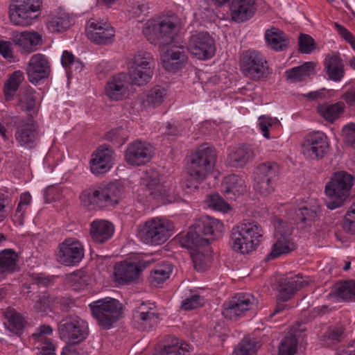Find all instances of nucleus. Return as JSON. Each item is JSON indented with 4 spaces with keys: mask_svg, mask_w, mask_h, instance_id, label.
Here are the masks:
<instances>
[{
    "mask_svg": "<svg viewBox=\"0 0 355 355\" xmlns=\"http://www.w3.org/2000/svg\"><path fill=\"white\" fill-rule=\"evenodd\" d=\"M241 67L243 74L253 80H259L268 75L267 61L262 53L255 50H248L243 54Z\"/></svg>",
    "mask_w": 355,
    "mask_h": 355,
    "instance_id": "12",
    "label": "nucleus"
},
{
    "mask_svg": "<svg viewBox=\"0 0 355 355\" xmlns=\"http://www.w3.org/2000/svg\"><path fill=\"white\" fill-rule=\"evenodd\" d=\"M297 340L294 335L284 338L279 346V355H295L297 353Z\"/></svg>",
    "mask_w": 355,
    "mask_h": 355,
    "instance_id": "51",
    "label": "nucleus"
},
{
    "mask_svg": "<svg viewBox=\"0 0 355 355\" xmlns=\"http://www.w3.org/2000/svg\"><path fill=\"white\" fill-rule=\"evenodd\" d=\"M293 227L286 222L279 220L275 224V243L268 256V259H274L282 254L289 253L296 248V245L291 237Z\"/></svg>",
    "mask_w": 355,
    "mask_h": 355,
    "instance_id": "13",
    "label": "nucleus"
},
{
    "mask_svg": "<svg viewBox=\"0 0 355 355\" xmlns=\"http://www.w3.org/2000/svg\"><path fill=\"white\" fill-rule=\"evenodd\" d=\"M204 299L197 293L192 292L191 295L187 297L181 304V308L184 310L189 311L197 309L202 306Z\"/></svg>",
    "mask_w": 355,
    "mask_h": 355,
    "instance_id": "57",
    "label": "nucleus"
},
{
    "mask_svg": "<svg viewBox=\"0 0 355 355\" xmlns=\"http://www.w3.org/2000/svg\"><path fill=\"white\" fill-rule=\"evenodd\" d=\"M13 43L17 46L22 54H30L42 44V35L37 32L25 31L13 32L11 34Z\"/></svg>",
    "mask_w": 355,
    "mask_h": 355,
    "instance_id": "24",
    "label": "nucleus"
},
{
    "mask_svg": "<svg viewBox=\"0 0 355 355\" xmlns=\"http://www.w3.org/2000/svg\"><path fill=\"white\" fill-rule=\"evenodd\" d=\"M92 316L103 329H110L116 322L122 313V306L119 300L105 297L94 301L89 304Z\"/></svg>",
    "mask_w": 355,
    "mask_h": 355,
    "instance_id": "6",
    "label": "nucleus"
},
{
    "mask_svg": "<svg viewBox=\"0 0 355 355\" xmlns=\"http://www.w3.org/2000/svg\"><path fill=\"white\" fill-rule=\"evenodd\" d=\"M4 316L8 322V329L15 334L19 335L26 325V321L22 315L14 309L8 308L4 312Z\"/></svg>",
    "mask_w": 355,
    "mask_h": 355,
    "instance_id": "43",
    "label": "nucleus"
},
{
    "mask_svg": "<svg viewBox=\"0 0 355 355\" xmlns=\"http://www.w3.org/2000/svg\"><path fill=\"white\" fill-rule=\"evenodd\" d=\"M207 204L209 207L223 212H227L230 207L218 193H212L207 197Z\"/></svg>",
    "mask_w": 355,
    "mask_h": 355,
    "instance_id": "55",
    "label": "nucleus"
},
{
    "mask_svg": "<svg viewBox=\"0 0 355 355\" xmlns=\"http://www.w3.org/2000/svg\"><path fill=\"white\" fill-rule=\"evenodd\" d=\"M140 270L139 266L133 263L123 261L114 266V278L119 284L130 282L137 278Z\"/></svg>",
    "mask_w": 355,
    "mask_h": 355,
    "instance_id": "36",
    "label": "nucleus"
},
{
    "mask_svg": "<svg viewBox=\"0 0 355 355\" xmlns=\"http://www.w3.org/2000/svg\"><path fill=\"white\" fill-rule=\"evenodd\" d=\"M168 96V91L161 86H155L148 91L142 101L145 107H156L162 105Z\"/></svg>",
    "mask_w": 355,
    "mask_h": 355,
    "instance_id": "42",
    "label": "nucleus"
},
{
    "mask_svg": "<svg viewBox=\"0 0 355 355\" xmlns=\"http://www.w3.org/2000/svg\"><path fill=\"white\" fill-rule=\"evenodd\" d=\"M324 70L329 79L338 82L345 75L344 64L338 55H328L324 61Z\"/></svg>",
    "mask_w": 355,
    "mask_h": 355,
    "instance_id": "38",
    "label": "nucleus"
},
{
    "mask_svg": "<svg viewBox=\"0 0 355 355\" xmlns=\"http://www.w3.org/2000/svg\"><path fill=\"white\" fill-rule=\"evenodd\" d=\"M76 58L72 53L64 51L61 57V63L65 69H67L73 63Z\"/></svg>",
    "mask_w": 355,
    "mask_h": 355,
    "instance_id": "63",
    "label": "nucleus"
},
{
    "mask_svg": "<svg viewBox=\"0 0 355 355\" xmlns=\"http://www.w3.org/2000/svg\"><path fill=\"white\" fill-rule=\"evenodd\" d=\"M58 330L60 338L71 343L84 340L88 334L87 323L77 315H70L63 319Z\"/></svg>",
    "mask_w": 355,
    "mask_h": 355,
    "instance_id": "15",
    "label": "nucleus"
},
{
    "mask_svg": "<svg viewBox=\"0 0 355 355\" xmlns=\"http://www.w3.org/2000/svg\"><path fill=\"white\" fill-rule=\"evenodd\" d=\"M343 228L345 231L355 234V202L345 214Z\"/></svg>",
    "mask_w": 355,
    "mask_h": 355,
    "instance_id": "58",
    "label": "nucleus"
},
{
    "mask_svg": "<svg viewBox=\"0 0 355 355\" xmlns=\"http://www.w3.org/2000/svg\"><path fill=\"white\" fill-rule=\"evenodd\" d=\"M69 280L75 290H80L88 284L89 277L85 272L77 270L70 275Z\"/></svg>",
    "mask_w": 355,
    "mask_h": 355,
    "instance_id": "56",
    "label": "nucleus"
},
{
    "mask_svg": "<svg viewBox=\"0 0 355 355\" xmlns=\"http://www.w3.org/2000/svg\"><path fill=\"white\" fill-rule=\"evenodd\" d=\"M342 133L348 144H355V123H352L344 126Z\"/></svg>",
    "mask_w": 355,
    "mask_h": 355,
    "instance_id": "61",
    "label": "nucleus"
},
{
    "mask_svg": "<svg viewBox=\"0 0 355 355\" xmlns=\"http://www.w3.org/2000/svg\"><path fill=\"white\" fill-rule=\"evenodd\" d=\"M261 344L255 338L245 337L234 349V355H253L260 347Z\"/></svg>",
    "mask_w": 355,
    "mask_h": 355,
    "instance_id": "47",
    "label": "nucleus"
},
{
    "mask_svg": "<svg viewBox=\"0 0 355 355\" xmlns=\"http://www.w3.org/2000/svg\"><path fill=\"white\" fill-rule=\"evenodd\" d=\"M335 293L345 301H355V281L348 280L338 284Z\"/></svg>",
    "mask_w": 355,
    "mask_h": 355,
    "instance_id": "50",
    "label": "nucleus"
},
{
    "mask_svg": "<svg viewBox=\"0 0 355 355\" xmlns=\"http://www.w3.org/2000/svg\"><path fill=\"white\" fill-rule=\"evenodd\" d=\"M163 67L168 71L176 70L186 60L182 46H171L162 56Z\"/></svg>",
    "mask_w": 355,
    "mask_h": 355,
    "instance_id": "37",
    "label": "nucleus"
},
{
    "mask_svg": "<svg viewBox=\"0 0 355 355\" xmlns=\"http://www.w3.org/2000/svg\"><path fill=\"white\" fill-rule=\"evenodd\" d=\"M114 226L107 220L96 219L89 225V234L92 241L96 244H103L114 235Z\"/></svg>",
    "mask_w": 355,
    "mask_h": 355,
    "instance_id": "30",
    "label": "nucleus"
},
{
    "mask_svg": "<svg viewBox=\"0 0 355 355\" xmlns=\"http://www.w3.org/2000/svg\"><path fill=\"white\" fill-rule=\"evenodd\" d=\"M306 285L307 282L299 275L284 278L279 283L278 299L286 302L295 291Z\"/></svg>",
    "mask_w": 355,
    "mask_h": 355,
    "instance_id": "34",
    "label": "nucleus"
},
{
    "mask_svg": "<svg viewBox=\"0 0 355 355\" xmlns=\"http://www.w3.org/2000/svg\"><path fill=\"white\" fill-rule=\"evenodd\" d=\"M190 345L178 338L168 335L155 348L156 355H188Z\"/></svg>",
    "mask_w": 355,
    "mask_h": 355,
    "instance_id": "26",
    "label": "nucleus"
},
{
    "mask_svg": "<svg viewBox=\"0 0 355 355\" xmlns=\"http://www.w3.org/2000/svg\"><path fill=\"white\" fill-rule=\"evenodd\" d=\"M51 72V65L46 55L36 53L32 55L28 63L26 73L29 81L37 83L47 78Z\"/></svg>",
    "mask_w": 355,
    "mask_h": 355,
    "instance_id": "22",
    "label": "nucleus"
},
{
    "mask_svg": "<svg viewBox=\"0 0 355 355\" xmlns=\"http://www.w3.org/2000/svg\"><path fill=\"white\" fill-rule=\"evenodd\" d=\"M216 159V153L213 147L204 144L196 150L191 157L188 171L191 180L188 181L187 188L198 189V183L205 180L213 171Z\"/></svg>",
    "mask_w": 355,
    "mask_h": 355,
    "instance_id": "1",
    "label": "nucleus"
},
{
    "mask_svg": "<svg viewBox=\"0 0 355 355\" xmlns=\"http://www.w3.org/2000/svg\"><path fill=\"white\" fill-rule=\"evenodd\" d=\"M19 255L12 249L0 251V280L19 270Z\"/></svg>",
    "mask_w": 355,
    "mask_h": 355,
    "instance_id": "35",
    "label": "nucleus"
},
{
    "mask_svg": "<svg viewBox=\"0 0 355 355\" xmlns=\"http://www.w3.org/2000/svg\"><path fill=\"white\" fill-rule=\"evenodd\" d=\"M140 187L146 190L153 198L159 199L164 202H172L174 191L171 184L162 180V175L155 169L150 168L143 172L140 178Z\"/></svg>",
    "mask_w": 355,
    "mask_h": 355,
    "instance_id": "9",
    "label": "nucleus"
},
{
    "mask_svg": "<svg viewBox=\"0 0 355 355\" xmlns=\"http://www.w3.org/2000/svg\"><path fill=\"white\" fill-rule=\"evenodd\" d=\"M345 105L343 102L334 104H322L317 107L318 114L329 122L336 121L343 112Z\"/></svg>",
    "mask_w": 355,
    "mask_h": 355,
    "instance_id": "45",
    "label": "nucleus"
},
{
    "mask_svg": "<svg viewBox=\"0 0 355 355\" xmlns=\"http://www.w3.org/2000/svg\"><path fill=\"white\" fill-rule=\"evenodd\" d=\"M172 266L167 262H163L151 271L149 282L153 286H159L168 279L172 272Z\"/></svg>",
    "mask_w": 355,
    "mask_h": 355,
    "instance_id": "44",
    "label": "nucleus"
},
{
    "mask_svg": "<svg viewBox=\"0 0 355 355\" xmlns=\"http://www.w3.org/2000/svg\"><path fill=\"white\" fill-rule=\"evenodd\" d=\"M263 230L256 222H243L232 230L231 245L232 249L241 254H248L261 243Z\"/></svg>",
    "mask_w": 355,
    "mask_h": 355,
    "instance_id": "3",
    "label": "nucleus"
},
{
    "mask_svg": "<svg viewBox=\"0 0 355 355\" xmlns=\"http://www.w3.org/2000/svg\"><path fill=\"white\" fill-rule=\"evenodd\" d=\"M178 31V25L170 18L148 20L143 30L145 37L151 44L159 46L171 42Z\"/></svg>",
    "mask_w": 355,
    "mask_h": 355,
    "instance_id": "8",
    "label": "nucleus"
},
{
    "mask_svg": "<svg viewBox=\"0 0 355 355\" xmlns=\"http://www.w3.org/2000/svg\"><path fill=\"white\" fill-rule=\"evenodd\" d=\"M121 189L118 184L110 183L99 187L94 190L83 192L80 199L84 206L89 207L101 205L102 206H113L119 202Z\"/></svg>",
    "mask_w": 355,
    "mask_h": 355,
    "instance_id": "10",
    "label": "nucleus"
},
{
    "mask_svg": "<svg viewBox=\"0 0 355 355\" xmlns=\"http://www.w3.org/2000/svg\"><path fill=\"white\" fill-rule=\"evenodd\" d=\"M341 98L348 105L349 107L355 106V89H351L345 92Z\"/></svg>",
    "mask_w": 355,
    "mask_h": 355,
    "instance_id": "64",
    "label": "nucleus"
},
{
    "mask_svg": "<svg viewBox=\"0 0 355 355\" xmlns=\"http://www.w3.org/2000/svg\"><path fill=\"white\" fill-rule=\"evenodd\" d=\"M329 148L328 139L322 132L309 134L302 143L303 154L309 159L322 158Z\"/></svg>",
    "mask_w": 355,
    "mask_h": 355,
    "instance_id": "20",
    "label": "nucleus"
},
{
    "mask_svg": "<svg viewBox=\"0 0 355 355\" xmlns=\"http://www.w3.org/2000/svg\"><path fill=\"white\" fill-rule=\"evenodd\" d=\"M223 229V224L219 220L208 216L203 217L196 220L189 227L187 234L180 237V244L188 249L207 245L209 239L205 238V236L216 235L217 233H221Z\"/></svg>",
    "mask_w": 355,
    "mask_h": 355,
    "instance_id": "2",
    "label": "nucleus"
},
{
    "mask_svg": "<svg viewBox=\"0 0 355 355\" xmlns=\"http://www.w3.org/2000/svg\"><path fill=\"white\" fill-rule=\"evenodd\" d=\"M354 178L346 171H337L333 174L325 186L327 196L326 205L329 209H335L344 205L350 195Z\"/></svg>",
    "mask_w": 355,
    "mask_h": 355,
    "instance_id": "4",
    "label": "nucleus"
},
{
    "mask_svg": "<svg viewBox=\"0 0 355 355\" xmlns=\"http://www.w3.org/2000/svg\"><path fill=\"white\" fill-rule=\"evenodd\" d=\"M15 137L20 146L28 148H33L39 139L37 123L31 117L20 119Z\"/></svg>",
    "mask_w": 355,
    "mask_h": 355,
    "instance_id": "21",
    "label": "nucleus"
},
{
    "mask_svg": "<svg viewBox=\"0 0 355 355\" xmlns=\"http://www.w3.org/2000/svg\"><path fill=\"white\" fill-rule=\"evenodd\" d=\"M320 206L315 199L299 208L296 211V223H301L302 227H311L318 218Z\"/></svg>",
    "mask_w": 355,
    "mask_h": 355,
    "instance_id": "31",
    "label": "nucleus"
},
{
    "mask_svg": "<svg viewBox=\"0 0 355 355\" xmlns=\"http://www.w3.org/2000/svg\"><path fill=\"white\" fill-rule=\"evenodd\" d=\"M255 157L253 148L246 144L233 148L228 154L229 164L234 167H243L252 162Z\"/></svg>",
    "mask_w": 355,
    "mask_h": 355,
    "instance_id": "32",
    "label": "nucleus"
},
{
    "mask_svg": "<svg viewBox=\"0 0 355 355\" xmlns=\"http://www.w3.org/2000/svg\"><path fill=\"white\" fill-rule=\"evenodd\" d=\"M84 257V248L75 238H67L58 245L56 259L64 266H75Z\"/></svg>",
    "mask_w": 355,
    "mask_h": 355,
    "instance_id": "18",
    "label": "nucleus"
},
{
    "mask_svg": "<svg viewBox=\"0 0 355 355\" xmlns=\"http://www.w3.org/2000/svg\"><path fill=\"white\" fill-rule=\"evenodd\" d=\"M71 25V20L66 13L51 17L47 23L48 29L53 33L62 32L69 28Z\"/></svg>",
    "mask_w": 355,
    "mask_h": 355,
    "instance_id": "49",
    "label": "nucleus"
},
{
    "mask_svg": "<svg viewBox=\"0 0 355 355\" xmlns=\"http://www.w3.org/2000/svg\"><path fill=\"white\" fill-rule=\"evenodd\" d=\"M275 181H268L254 178V189L261 196H267L275 191Z\"/></svg>",
    "mask_w": 355,
    "mask_h": 355,
    "instance_id": "53",
    "label": "nucleus"
},
{
    "mask_svg": "<svg viewBox=\"0 0 355 355\" xmlns=\"http://www.w3.org/2000/svg\"><path fill=\"white\" fill-rule=\"evenodd\" d=\"M114 31L109 23L105 21L90 20L88 22L87 37L98 44L111 43Z\"/></svg>",
    "mask_w": 355,
    "mask_h": 355,
    "instance_id": "23",
    "label": "nucleus"
},
{
    "mask_svg": "<svg viewBox=\"0 0 355 355\" xmlns=\"http://www.w3.org/2000/svg\"><path fill=\"white\" fill-rule=\"evenodd\" d=\"M188 51L198 60H206L212 58L216 53L214 40L205 31H196L190 36Z\"/></svg>",
    "mask_w": 355,
    "mask_h": 355,
    "instance_id": "14",
    "label": "nucleus"
},
{
    "mask_svg": "<svg viewBox=\"0 0 355 355\" xmlns=\"http://www.w3.org/2000/svg\"><path fill=\"white\" fill-rule=\"evenodd\" d=\"M256 11V0H231L230 15L232 21L237 23L251 19Z\"/></svg>",
    "mask_w": 355,
    "mask_h": 355,
    "instance_id": "27",
    "label": "nucleus"
},
{
    "mask_svg": "<svg viewBox=\"0 0 355 355\" xmlns=\"http://www.w3.org/2000/svg\"><path fill=\"white\" fill-rule=\"evenodd\" d=\"M279 173V166L274 162H266L259 164L255 169L254 178L268 181H275Z\"/></svg>",
    "mask_w": 355,
    "mask_h": 355,
    "instance_id": "46",
    "label": "nucleus"
},
{
    "mask_svg": "<svg viewBox=\"0 0 355 355\" xmlns=\"http://www.w3.org/2000/svg\"><path fill=\"white\" fill-rule=\"evenodd\" d=\"M257 304V300L248 293L236 294L223 304L222 313L230 320H236Z\"/></svg>",
    "mask_w": 355,
    "mask_h": 355,
    "instance_id": "16",
    "label": "nucleus"
},
{
    "mask_svg": "<svg viewBox=\"0 0 355 355\" xmlns=\"http://www.w3.org/2000/svg\"><path fill=\"white\" fill-rule=\"evenodd\" d=\"M0 54L8 60L13 58L14 55L10 42L0 40Z\"/></svg>",
    "mask_w": 355,
    "mask_h": 355,
    "instance_id": "62",
    "label": "nucleus"
},
{
    "mask_svg": "<svg viewBox=\"0 0 355 355\" xmlns=\"http://www.w3.org/2000/svg\"><path fill=\"white\" fill-rule=\"evenodd\" d=\"M279 121L277 118H272L267 116H261L259 117L258 125L263 136L266 139H270L269 131L272 127L278 126Z\"/></svg>",
    "mask_w": 355,
    "mask_h": 355,
    "instance_id": "54",
    "label": "nucleus"
},
{
    "mask_svg": "<svg viewBox=\"0 0 355 355\" xmlns=\"http://www.w3.org/2000/svg\"><path fill=\"white\" fill-rule=\"evenodd\" d=\"M265 38L269 46L276 51H282L289 45L288 36L277 28L268 29L265 33Z\"/></svg>",
    "mask_w": 355,
    "mask_h": 355,
    "instance_id": "39",
    "label": "nucleus"
},
{
    "mask_svg": "<svg viewBox=\"0 0 355 355\" xmlns=\"http://www.w3.org/2000/svg\"><path fill=\"white\" fill-rule=\"evenodd\" d=\"M343 334V329L342 327H332L330 328L325 334L327 341H329V345L335 344L341 340Z\"/></svg>",
    "mask_w": 355,
    "mask_h": 355,
    "instance_id": "60",
    "label": "nucleus"
},
{
    "mask_svg": "<svg viewBox=\"0 0 355 355\" xmlns=\"http://www.w3.org/2000/svg\"><path fill=\"white\" fill-rule=\"evenodd\" d=\"M172 221L155 217L144 223L138 231V236L145 244L157 245L166 242L174 232Z\"/></svg>",
    "mask_w": 355,
    "mask_h": 355,
    "instance_id": "5",
    "label": "nucleus"
},
{
    "mask_svg": "<svg viewBox=\"0 0 355 355\" xmlns=\"http://www.w3.org/2000/svg\"><path fill=\"white\" fill-rule=\"evenodd\" d=\"M314 40L306 34L301 33L299 37V48L302 53H310L314 49Z\"/></svg>",
    "mask_w": 355,
    "mask_h": 355,
    "instance_id": "59",
    "label": "nucleus"
},
{
    "mask_svg": "<svg viewBox=\"0 0 355 355\" xmlns=\"http://www.w3.org/2000/svg\"><path fill=\"white\" fill-rule=\"evenodd\" d=\"M58 302V299L48 294L39 295L35 301L34 309L37 312H45L49 309H52Z\"/></svg>",
    "mask_w": 355,
    "mask_h": 355,
    "instance_id": "52",
    "label": "nucleus"
},
{
    "mask_svg": "<svg viewBox=\"0 0 355 355\" xmlns=\"http://www.w3.org/2000/svg\"><path fill=\"white\" fill-rule=\"evenodd\" d=\"M126 79V75L122 73L109 78L105 87V94L110 101H121L128 96Z\"/></svg>",
    "mask_w": 355,
    "mask_h": 355,
    "instance_id": "28",
    "label": "nucleus"
},
{
    "mask_svg": "<svg viewBox=\"0 0 355 355\" xmlns=\"http://www.w3.org/2000/svg\"><path fill=\"white\" fill-rule=\"evenodd\" d=\"M24 80V73L20 70L15 71L9 76L3 88L4 98L6 101H10L14 99Z\"/></svg>",
    "mask_w": 355,
    "mask_h": 355,
    "instance_id": "41",
    "label": "nucleus"
},
{
    "mask_svg": "<svg viewBox=\"0 0 355 355\" xmlns=\"http://www.w3.org/2000/svg\"><path fill=\"white\" fill-rule=\"evenodd\" d=\"M132 320L137 328L150 331L159 320V313L154 302H143L132 311Z\"/></svg>",
    "mask_w": 355,
    "mask_h": 355,
    "instance_id": "17",
    "label": "nucleus"
},
{
    "mask_svg": "<svg viewBox=\"0 0 355 355\" xmlns=\"http://www.w3.org/2000/svg\"><path fill=\"white\" fill-rule=\"evenodd\" d=\"M153 155V148L150 144L137 140L128 145L124 158L128 164L139 166L150 162Z\"/></svg>",
    "mask_w": 355,
    "mask_h": 355,
    "instance_id": "19",
    "label": "nucleus"
},
{
    "mask_svg": "<svg viewBox=\"0 0 355 355\" xmlns=\"http://www.w3.org/2000/svg\"><path fill=\"white\" fill-rule=\"evenodd\" d=\"M53 334V329L49 325H41L32 334L31 341L33 347L40 351L41 355H55V347L48 338Z\"/></svg>",
    "mask_w": 355,
    "mask_h": 355,
    "instance_id": "25",
    "label": "nucleus"
},
{
    "mask_svg": "<svg viewBox=\"0 0 355 355\" xmlns=\"http://www.w3.org/2000/svg\"><path fill=\"white\" fill-rule=\"evenodd\" d=\"M113 150L107 146H100L91 159V171L95 175L104 174L112 167Z\"/></svg>",
    "mask_w": 355,
    "mask_h": 355,
    "instance_id": "29",
    "label": "nucleus"
},
{
    "mask_svg": "<svg viewBox=\"0 0 355 355\" xmlns=\"http://www.w3.org/2000/svg\"><path fill=\"white\" fill-rule=\"evenodd\" d=\"M315 67L314 62H306L300 66L288 69L285 71L286 80L290 83L302 82L313 73Z\"/></svg>",
    "mask_w": 355,
    "mask_h": 355,
    "instance_id": "40",
    "label": "nucleus"
},
{
    "mask_svg": "<svg viewBox=\"0 0 355 355\" xmlns=\"http://www.w3.org/2000/svg\"><path fill=\"white\" fill-rule=\"evenodd\" d=\"M42 0H12L9 6L10 23L17 26L26 27L38 18Z\"/></svg>",
    "mask_w": 355,
    "mask_h": 355,
    "instance_id": "7",
    "label": "nucleus"
},
{
    "mask_svg": "<svg viewBox=\"0 0 355 355\" xmlns=\"http://www.w3.org/2000/svg\"><path fill=\"white\" fill-rule=\"evenodd\" d=\"M35 91L31 87L21 90L18 94V105L22 110H32L35 105Z\"/></svg>",
    "mask_w": 355,
    "mask_h": 355,
    "instance_id": "48",
    "label": "nucleus"
},
{
    "mask_svg": "<svg viewBox=\"0 0 355 355\" xmlns=\"http://www.w3.org/2000/svg\"><path fill=\"white\" fill-rule=\"evenodd\" d=\"M223 188L227 200H236L246 191L245 180L236 174L229 175L225 178Z\"/></svg>",
    "mask_w": 355,
    "mask_h": 355,
    "instance_id": "33",
    "label": "nucleus"
},
{
    "mask_svg": "<svg viewBox=\"0 0 355 355\" xmlns=\"http://www.w3.org/2000/svg\"><path fill=\"white\" fill-rule=\"evenodd\" d=\"M153 57L148 52H138L128 63L129 81L131 85L143 86L152 78L153 71L150 64Z\"/></svg>",
    "mask_w": 355,
    "mask_h": 355,
    "instance_id": "11",
    "label": "nucleus"
}]
</instances>
